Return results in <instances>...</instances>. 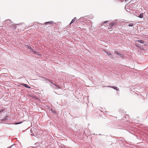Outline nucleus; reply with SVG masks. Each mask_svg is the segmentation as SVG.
Returning a JSON list of instances; mask_svg holds the SVG:
<instances>
[{"label":"nucleus","mask_w":148,"mask_h":148,"mask_svg":"<svg viewBox=\"0 0 148 148\" xmlns=\"http://www.w3.org/2000/svg\"><path fill=\"white\" fill-rule=\"evenodd\" d=\"M114 53L119 56L120 57L123 58L124 56L123 54L119 53L118 51H114Z\"/></svg>","instance_id":"obj_1"},{"label":"nucleus","mask_w":148,"mask_h":148,"mask_svg":"<svg viewBox=\"0 0 148 148\" xmlns=\"http://www.w3.org/2000/svg\"><path fill=\"white\" fill-rule=\"evenodd\" d=\"M108 87H109L110 88H113L114 89L116 90H118V91L119 90V88L118 87H116V86H108Z\"/></svg>","instance_id":"obj_2"},{"label":"nucleus","mask_w":148,"mask_h":148,"mask_svg":"<svg viewBox=\"0 0 148 148\" xmlns=\"http://www.w3.org/2000/svg\"><path fill=\"white\" fill-rule=\"evenodd\" d=\"M53 23V22L52 21L51 22H45L44 24L45 25L51 24Z\"/></svg>","instance_id":"obj_3"},{"label":"nucleus","mask_w":148,"mask_h":148,"mask_svg":"<svg viewBox=\"0 0 148 148\" xmlns=\"http://www.w3.org/2000/svg\"><path fill=\"white\" fill-rule=\"evenodd\" d=\"M136 41L142 44L143 43L145 42L144 41L141 40H136Z\"/></svg>","instance_id":"obj_4"},{"label":"nucleus","mask_w":148,"mask_h":148,"mask_svg":"<svg viewBox=\"0 0 148 148\" xmlns=\"http://www.w3.org/2000/svg\"><path fill=\"white\" fill-rule=\"evenodd\" d=\"M76 17H75L73 19H72L71 22L70 23V25H71V24L73 23H74L75 21H76Z\"/></svg>","instance_id":"obj_5"},{"label":"nucleus","mask_w":148,"mask_h":148,"mask_svg":"<svg viewBox=\"0 0 148 148\" xmlns=\"http://www.w3.org/2000/svg\"><path fill=\"white\" fill-rule=\"evenodd\" d=\"M26 48H27L31 50V51H33V49L31 47H30L29 46H28V45H26Z\"/></svg>","instance_id":"obj_6"},{"label":"nucleus","mask_w":148,"mask_h":148,"mask_svg":"<svg viewBox=\"0 0 148 148\" xmlns=\"http://www.w3.org/2000/svg\"><path fill=\"white\" fill-rule=\"evenodd\" d=\"M143 13L140 14L138 16L140 18H142L143 17Z\"/></svg>","instance_id":"obj_7"},{"label":"nucleus","mask_w":148,"mask_h":148,"mask_svg":"<svg viewBox=\"0 0 148 148\" xmlns=\"http://www.w3.org/2000/svg\"><path fill=\"white\" fill-rule=\"evenodd\" d=\"M108 55L110 56L111 55V54L109 52H108V51H104Z\"/></svg>","instance_id":"obj_8"},{"label":"nucleus","mask_w":148,"mask_h":148,"mask_svg":"<svg viewBox=\"0 0 148 148\" xmlns=\"http://www.w3.org/2000/svg\"><path fill=\"white\" fill-rule=\"evenodd\" d=\"M134 25V24L132 23H130L128 25V26L130 27H132Z\"/></svg>","instance_id":"obj_9"},{"label":"nucleus","mask_w":148,"mask_h":148,"mask_svg":"<svg viewBox=\"0 0 148 148\" xmlns=\"http://www.w3.org/2000/svg\"><path fill=\"white\" fill-rule=\"evenodd\" d=\"M23 86L26 88H30V87L27 84H23Z\"/></svg>","instance_id":"obj_10"},{"label":"nucleus","mask_w":148,"mask_h":148,"mask_svg":"<svg viewBox=\"0 0 148 148\" xmlns=\"http://www.w3.org/2000/svg\"><path fill=\"white\" fill-rule=\"evenodd\" d=\"M52 84H53L54 86H56V87L57 88H60V87H58V86L56 84L53 83H52Z\"/></svg>","instance_id":"obj_11"},{"label":"nucleus","mask_w":148,"mask_h":148,"mask_svg":"<svg viewBox=\"0 0 148 148\" xmlns=\"http://www.w3.org/2000/svg\"><path fill=\"white\" fill-rule=\"evenodd\" d=\"M52 84H53L54 86H56V87L57 88H60V87H58V86L56 84L53 83H52Z\"/></svg>","instance_id":"obj_12"},{"label":"nucleus","mask_w":148,"mask_h":148,"mask_svg":"<svg viewBox=\"0 0 148 148\" xmlns=\"http://www.w3.org/2000/svg\"><path fill=\"white\" fill-rule=\"evenodd\" d=\"M52 84H53L54 86H56V87L57 88H60V87H58V86L56 84L53 83H52Z\"/></svg>","instance_id":"obj_13"},{"label":"nucleus","mask_w":148,"mask_h":148,"mask_svg":"<svg viewBox=\"0 0 148 148\" xmlns=\"http://www.w3.org/2000/svg\"><path fill=\"white\" fill-rule=\"evenodd\" d=\"M52 84H53L54 86H56V87L57 88H60V87H58V86L56 84L53 83H52Z\"/></svg>","instance_id":"obj_14"},{"label":"nucleus","mask_w":148,"mask_h":148,"mask_svg":"<svg viewBox=\"0 0 148 148\" xmlns=\"http://www.w3.org/2000/svg\"><path fill=\"white\" fill-rule=\"evenodd\" d=\"M52 84H53L54 86H56V87L57 88H60V87H58V86L56 84L53 83H52Z\"/></svg>","instance_id":"obj_15"},{"label":"nucleus","mask_w":148,"mask_h":148,"mask_svg":"<svg viewBox=\"0 0 148 148\" xmlns=\"http://www.w3.org/2000/svg\"><path fill=\"white\" fill-rule=\"evenodd\" d=\"M21 123H22V122H20L19 123L18 122V123H15V124L16 125H17V124H18Z\"/></svg>","instance_id":"obj_16"},{"label":"nucleus","mask_w":148,"mask_h":148,"mask_svg":"<svg viewBox=\"0 0 148 148\" xmlns=\"http://www.w3.org/2000/svg\"><path fill=\"white\" fill-rule=\"evenodd\" d=\"M36 53V52L35 51H33V53Z\"/></svg>","instance_id":"obj_17"},{"label":"nucleus","mask_w":148,"mask_h":148,"mask_svg":"<svg viewBox=\"0 0 148 148\" xmlns=\"http://www.w3.org/2000/svg\"><path fill=\"white\" fill-rule=\"evenodd\" d=\"M49 80V82H50L52 84V83H53V82H52L51 81H50L49 80Z\"/></svg>","instance_id":"obj_18"},{"label":"nucleus","mask_w":148,"mask_h":148,"mask_svg":"<svg viewBox=\"0 0 148 148\" xmlns=\"http://www.w3.org/2000/svg\"><path fill=\"white\" fill-rule=\"evenodd\" d=\"M3 110L0 111V113L3 111Z\"/></svg>","instance_id":"obj_19"},{"label":"nucleus","mask_w":148,"mask_h":148,"mask_svg":"<svg viewBox=\"0 0 148 148\" xmlns=\"http://www.w3.org/2000/svg\"><path fill=\"white\" fill-rule=\"evenodd\" d=\"M108 21H106L104 23H106V22H108Z\"/></svg>","instance_id":"obj_20"},{"label":"nucleus","mask_w":148,"mask_h":148,"mask_svg":"<svg viewBox=\"0 0 148 148\" xmlns=\"http://www.w3.org/2000/svg\"><path fill=\"white\" fill-rule=\"evenodd\" d=\"M127 0H125V1H127Z\"/></svg>","instance_id":"obj_21"}]
</instances>
